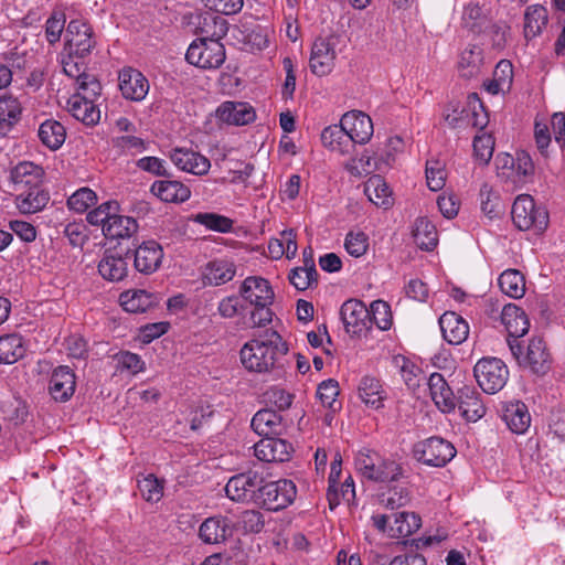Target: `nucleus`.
Instances as JSON below:
<instances>
[{
    "instance_id": "b1692460",
    "label": "nucleus",
    "mask_w": 565,
    "mask_h": 565,
    "mask_svg": "<svg viewBox=\"0 0 565 565\" xmlns=\"http://www.w3.org/2000/svg\"><path fill=\"white\" fill-rule=\"evenodd\" d=\"M216 117L225 124L243 126L252 122L256 115L247 103L225 102L216 109Z\"/></svg>"
},
{
    "instance_id": "de8ad7c7",
    "label": "nucleus",
    "mask_w": 565,
    "mask_h": 565,
    "mask_svg": "<svg viewBox=\"0 0 565 565\" xmlns=\"http://www.w3.org/2000/svg\"><path fill=\"white\" fill-rule=\"evenodd\" d=\"M394 524L395 526L390 527V535L392 537H406L420 527L422 520L416 513L401 512L395 515Z\"/></svg>"
},
{
    "instance_id": "49530a36",
    "label": "nucleus",
    "mask_w": 565,
    "mask_h": 565,
    "mask_svg": "<svg viewBox=\"0 0 565 565\" xmlns=\"http://www.w3.org/2000/svg\"><path fill=\"white\" fill-rule=\"evenodd\" d=\"M547 23V10L540 4L531 6L524 13V34L534 38L541 33Z\"/></svg>"
},
{
    "instance_id": "2f4dec72",
    "label": "nucleus",
    "mask_w": 565,
    "mask_h": 565,
    "mask_svg": "<svg viewBox=\"0 0 565 565\" xmlns=\"http://www.w3.org/2000/svg\"><path fill=\"white\" fill-rule=\"evenodd\" d=\"M364 193L379 207L388 209L393 205L392 191L385 180L374 174L364 184Z\"/></svg>"
},
{
    "instance_id": "412c9836",
    "label": "nucleus",
    "mask_w": 565,
    "mask_h": 565,
    "mask_svg": "<svg viewBox=\"0 0 565 565\" xmlns=\"http://www.w3.org/2000/svg\"><path fill=\"white\" fill-rule=\"evenodd\" d=\"M250 426L263 437L281 436L287 429L282 416L270 408L258 411L252 418Z\"/></svg>"
},
{
    "instance_id": "dca6fc26",
    "label": "nucleus",
    "mask_w": 565,
    "mask_h": 565,
    "mask_svg": "<svg viewBox=\"0 0 565 565\" xmlns=\"http://www.w3.org/2000/svg\"><path fill=\"white\" fill-rule=\"evenodd\" d=\"M341 120L351 140V145H364L371 139L373 135V122L366 114L360 110H351L345 113Z\"/></svg>"
},
{
    "instance_id": "79ce46f5",
    "label": "nucleus",
    "mask_w": 565,
    "mask_h": 565,
    "mask_svg": "<svg viewBox=\"0 0 565 565\" xmlns=\"http://www.w3.org/2000/svg\"><path fill=\"white\" fill-rule=\"evenodd\" d=\"M415 243L425 250H431L437 246L438 237L435 225L426 217H419L413 230Z\"/></svg>"
},
{
    "instance_id": "338daca9",
    "label": "nucleus",
    "mask_w": 565,
    "mask_h": 565,
    "mask_svg": "<svg viewBox=\"0 0 565 565\" xmlns=\"http://www.w3.org/2000/svg\"><path fill=\"white\" fill-rule=\"evenodd\" d=\"M265 401L278 411H285L291 406L292 395L279 387H270L264 394Z\"/></svg>"
},
{
    "instance_id": "69168bd1",
    "label": "nucleus",
    "mask_w": 565,
    "mask_h": 565,
    "mask_svg": "<svg viewBox=\"0 0 565 565\" xmlns=\"http://www.w3.org/2000/svg\"><path fill=\"white\" fill-rule=\"evenodd\" d=\"M339 392V383L329 379L319 384L317 395L324 406L333 408Z\"/></svg>"
},
{
    "instance_id": "0e129e2a",
    "label": "nucleus",
    "mask_w": 565,
    "mask_h": 565,
    "mask_svg": "<svg viewBox=\"0 0 565 565\" xmlns=\"http://www.w3.org/2000/svg\"><path fill=\"white\" fill-rule=\"evenodd\" d=\"M78 89L81 90V98L95 102L100 95L102 85L99 81L92 74L82 75L77 83Z\"/></svg>"
},
{
    "instance_id": "8fccbe9b",
    "label": "nucleus",
    "mask_w": 565,
    "mask_h": 565,
    "mask_svg": "<svg viewBox=\"0 0 565 565\" xmlns=\"http://www.w3.org/2000/svg\"><path fill=\"white\" fill-rule=\"evenodd\" d=\"M138 488L142 498L148 502H158L163 495L162 481L152 473L138 480Z\"/></svg>"
},
{
    "instance_id": "37998d69",
    "label": "nucleus",
    "mask_w": 565,
    "mask_h": 565,
    "mask_svg": "<svg viewBox=\"0 0 565 565\" xmlns=\"http://www.w3.org/2000/svg\"><path fill=\"white\" fill-rule=\"evenodd\" d=\"M482 50L477 45L467 47L460 56L459 71L465 78H472L480 74L482 66Z\"/></svg>"
},
{
    "instance_id": "f03ea898",
    "label": "nucleus",
    "mask_w": 565,
    "mask_h": 565,
    "mask_svg": "<svg viewBox=\"0 0 565 565\" xmlns=\"http://www.w3.org/2000/svg\"><path fill=\"white\" fill-rule=\"evenodd\" d=\"M355 467L364 478L375 482H391L402 476L399 463L391 459H384L371 449H363L358 452Z\"/></svg>"
},
{
    "instance_id": "1a4fd4ad",
    "label": "nucleus",
    "mask_w": 565,
    "mask_h": 565,
    "mask_svg": "<svg viewBox=\"0 0 565 565\" xmlns=\"http://www.w3.org/2000/svg\"><path fill=\"white\" fill-rule=\"evenodd\" d=\"M131 247H122L120 243L107 248L98 263V273L108 281H121L128 275V264L131 260Z\"/></svg>"
},
{
    "instance_id": "20e7f679",
    "label": "nucleus",
    "mask_w": 565,
    "mask_h": 565,
    "mask_svg": "<svg viewBox=\"0 0 565 565\" xmlns=\"http://www.w3.org/2000/svg\"><path fill=\"white\" fill-rule=\"evenodd\" d=\"M512 221L521 231L533 230L543 233L548 226V212L544 206H537L531 195H519L512 205Z\"/></svg>"
},
{
    "instance_id": "a211bd4d",
    "label": "nucleus",
    "mask_w": 565,
    "mask_h": 565,
    "mask_svg": "<svg viewBox=\"0 0 565 565\" xmlns=\"http://www.w3.org/2000/svg\"><path fill=\"white\" fill-rule=\"evenodd\" d=\"M119 89L126 99L140 102L149 90L148 79L137 70L125 67L118 75Z\"/></svg>"
},
{
    "instance_id": "6e6552de",
    "label": "nucleus",
    "mask_w": 565,
    "mask_h": 565,
    "mask_svg": "<svg viewBox=\"0 0 565 565\" xmlns=\"http://www.w3.org/2000/svg\"><path fill=\"white\" fill-rule=\"evenodd\" d=\"M414 457L431 467H444L456 455V449L451 443L441 437H430L419 441L414 446Z\"/></svg>"
},
{
    "instance_id": "e433bc0d",
    "label": "nucleus",
    "mask_w": 565,
    "mask_h": 565,
    "mask_svg": "<svg viewBox=\"0 0 565 565\" xmlns=\"http://www.w3.org/2000/svg\"><path fill=\"white\" fill-rule=\"evenodd\" d=\"M321 142L324 147L342 154L349 153L350 149L353 148L347 130L342 126V120L340 125H332L322 130Z\"/></svg>"
},
{
    "instance_id": "9d476101",
    "label": "nucleus",
    "mask_w": 565,
    "mask_h": 565,
    "mask_svg": "<svg viewBox=\"0 0 565 565\" xmlns=\"http://www.w3.org/2000/svg\"><path fill=\"white\" fill-rule=\"evenodd\" d=\"M92 26L82 19L71 20L66 28L65 50L70 57L83 58L95 47Z\"/></svg>"
},
{
    "instance_id": "9b49d317",
    "label": "nucleus",
    "mask_w": 565,
    "mask_h": 565,
    "mask_svg": "<svg viewBox=\"0 0 565 565\" xmlns=\"http://www.w3.org/2000/svg\"><path fill=\"white\" fill-rule=\"evenodd\" d=\"M264 481V477L256 471L237 473L230 478L225 486L227 498L235 502H252L255 504L256 495Z\"/></svg>"
},
{
    "instance_id": "bb28decb",
    "label": "nucleus",
    "mask_w": 565,
    "mask_h": 565,
    "mask_svg": "<svg viewBox=\"0 0 565 565\" xmlns=\"http://www.w3.org/2000/svg\"><path fill=\"white\" fill-rule=\"evenodd\" d=\"M427 385L433 401L441 412L449 413L455 409L457 394H454L440 373H433Z\"/></svg>"
},
{
    "instance_id": "e2e57ef3",
    "label": "nucleus",
    "mask_w": 565,
    "mask_h": 565,
    "mask_svg": "<svg viewBox=\"0 0 565 565\" xmlns=\"http://www.w3.org/2000/svg\"><path fill=\"white\" fill-rule=\"evenodd\" d=\"M427 185L431 191H439L446 182V173L438 161H428L426 164Z\"/></svg>"
},
{
    "instance_id": "3c124183",
    "label": "nucleus",
    "mask_w": 565,
    "mask_h": 565,
    "mask_svg": "<svg viewBox=\"0 0 565 565\" xmlns=\"http://www.w3.org/2000/svg\"><path fill=\"white\" fill-rule=\"evenodd\" d=\"M21 115V105L19 100L12 96L0 98V124L7 127L13 126Z\"/></svg>"
},
{
    "instance_id": "4d7b16f0",
    "label": "nucleus",
    "mask_w": 565,
    "mask_h": 565,
    "mask_svg": "<svg viewBox=\"0 0 565 565\" xmlns=\"http://www.w3.org/2000/svg\"><path fill=\"white\" fill-rule=\"evenodd\" d=\"M395 362L408 390L415 391L419 387L422 371L404 356H396Z\"/></svg>"
},
{
    "instance_id": "473e14b6",
    "label": "nucleus",
    "mask_w": 565,
    "mask_h": 565,
    "mask_svg": "<svg viewBox=\"0 0 565 565\" xmlns=\"http://www.w3.org/2000/svg\"><path fill=\"white\" fill-rule=\"evenodd\" d=\"M236 267L232 262L216 259L207 263L203 273L204 285L221 286L232 280L235 276Z\"/></svg>"
},
{
    "instance_id": "72a5a7b5",
    "label": "nucleus",
    "mask_w": 565,
    "mask_h": 565,
    "mask_svg": "<svg viewBox=\"0 0 565 565\" xmlns=\"http://www.w3.org/2000/svg\"><path fill=\"white\" fill-rule=\"evenodd\" d=\"M70 111L74 118L86 126H94L100 119V110L95 102L81 98V94L74 95L68 100Z\"/></svg>"
},
{
    "instance_id": "5fc2aeb1",
    "label": "nucleus",
    "mask_w": 565,
    "mask_h": 565,
    "mask_svg": "<svg viewBox=\"0 0 565 565\" xmlns=\"http://www.w3.org/2000/svg\"><path fill=\"white\" fill-rule=\"evenodd\" d=\"M118 210L119 204L117 201H107L95 210L90 211L87 214L86 220L92 225H102L104 230L106 224H108V221H110V217L115 212H118Z\"/></svg>"
},
{
    "instance_id": "774afa93",
    "label": "nucleus",
    "mask_w": 565,
    "mask_h": 565,
    "mask_svg": "<svg viewBox=\"0 0 565 565\" xmlns=\"http://www.w3.org/2000/svg\"><path fill=\"white\" fill-rule=\"evenodd\" d=\"M468 99L471 108V125L482 130L488 125V116L484 113L483 105L476 93L470 94Z\"/></svg>"
},
{
    "instance_id": "7c9ffc66",
    "label": "nucleus",
    "mask_w": 565,
    "mask_h": 565,
    "mask_svg": "<svg viewBox=\"0 0 565 565\" xmlns=\"http://www.w3.org/2000/svg\"><path fill=\"white\" fill-rule=\"evenodd\" d=\"M119 301L124 310L132 313L146 312L158 305V298L153 294L142 289L127 290L120 294Z\"/></svg>"
},
{
    "instance_id": "a18cd8bd",
    "label": "nucleus",
    "mask_w": 565,
    "mask_h": 565,
    "mask_svg": "<svg viewBox=\"0 0 565 565\" xmlns=\"http://www.w3.org/2000/svg\"><path fill=\"white\" fill-rule=\"evenodd\" d=\"M499 286L503 294L511 298H521L525 294V279L518 269H507L499 277Z\"/></svg>"
},
{
    "instance_id": "603ef678",
    "label": "nucleus",
    "mask_w": 565,
    "mask_h": 565,
    "mask_svg": "<svg viewBox=\"0 0 565 565\" xmlns=\"http://www.w3.org/2000/svg\"><path fill=\"white\" fill-rule=\"evenodd\" d=\"M264 526V515L257 510H245L238 516L237 527L242 529L245 534L259 533Z\"/></svg>"
},
{
    "instance_id": "a19ab883",
    "label": "nucleus",
    "mask_w": 565,
    "mask_h": 565,
    "mask_svg": "<svg viewBox=\"0 0 565 565\" xmlns=\"http://www.w3.org/2000/svg\"><path fill=\"white\" fill-rule=\"evenodd\" d=\"M65 137L64 126L56 120L47 119L39 128L40 140L52 150L58 149L64 143Z\"/></svg>"
},
{
    "instance_id": "6ab92c4d",
    "label": "nucleus",
    "mask_w": 565,
    "mask_h": 565,
    "mask_svg": "<svg viewBox=\"0 0 565 565\" xmlns=\"http://www.w3.org/2000/svg\"><path fill=\"white\" fill-rule=\"evenodd\" d=\"M239 295L250 305H271L275 294L269 281L263 277H247L241 288Z\"/></svg>"
},
{
    "instance_id": "4468645a",
    "label": "nucleus",
    "mask_w": 565,
    "mask_h": 565,
    "mask_svg": "<svg viewBox=\"0 0 565 565\" xmlns=\"http://www.w3.org/2000/svg\"><path fill=\"white\" fill-rule=\"evenodd\" d=\"M255 456L266 462L289 461L294 452L292 445L278 436L264 437L254 446Z\"/></svg>"
},
{
    "instance_id": "6e6d98bb",
    "label": "nucleus",
    "mask_w": 565,
    "mask_h": 565,
    "mask_svg": "<svg viewBox=\"0 0 565 565\" xmlns=\"http://www.w3.org/2000/svg\"><path fill=\"white\" fill-rule=\"evenodd\" d=\"M371 324L374 322L379 329L388 330L392 326V312L387 302L375 300L371 305Z\"/></svg>"
},
{
    "instance_id": "c85d7f7f",
    "label": "nucleus",
    "mask_w": 565,
    "mask_h": 565,
    "mask_svg": "<svg viewBox=\"0 0 565 565\" xmlns=\"http://www.w3.org/2000/svg\"><path fill=\"white\" fill-rule=\"evenodd\" d=\"M502 419L515 434L525 433L531 424L527 406L521 401L507 403L502 409Z\"/></svg>"
},
{
    "instance_id": "c03bdc74",
    "label": "nucleus",
    "mask_w": 565,
    "mask_h": 565,
    "mask_svg": "<svg viewBox=\"0 0 565 565\" xmlns=\"http://www.w3.org/2000/svg\"><path fill=\"white\" fill-rule=\"evenodd\" d=\"M359 395L366 405L376 409L383 406V401L385 398L380 381L370 376H364L361 380L359 385Z\"/></svg>"
},
{
    "instance_id": "58836bf2",
    "label": "nucleus",
    "mask_w": 565,
    "mask_h": 565,
    "mask_svg": "<svg viewBox=\"0 0 565 565\" xmlns=\"http://www.w3.org/2000/svg\"><path fill=\"white\" fill-rule=\"evenodd\" d=\"M138 232V223L130 216L118 215L117 212L110 217L104 228L107 238H130Z\"/></svg>"
},
{
    "instance_id": "680f3d73",
    "label": "nucleus",
    "mask_w": 565,
    "mask_h": 565,
    "mask_svg": "<svg viewBox=\"0 0 565 565\" xmlns=\"http://www.w3.org/2000/svg\"><path fill=\"white\" fill-rule=\"evenodd\" d=\"M367 241H369V238L365 233L350 232V233H348L347 238H345V244H344L345 249L351 256L360 257V256L364 255L367 250V247H369Z\"/></svg>"
},
{
    "instance_id": "bf43d9fd",
    "label": "nucleus",
    "mask_w": 565,
    "mask_h": 565,
    "mask_svg": "<svg viewBox=\"0 0 565 565\" xmlns=\"http://www.w3.org/2000/svg\"><path fill=\"white\" fill-rule=\"evenodd\" d=\"M65 14L61 11H54L45 23V36L50 44L60 41L65 28Z\"/></svg>"
},
{
    "instance_id": "052dcab7",
    "label": "nucleus",
    "mask_w": 565,
    "mask_h": 565,
    "mask_svg": "<svg viewBox=\"0 0 565 565\" xmlns=\"http://www.w3.org/2000/svg\"><path fill=\"white\" fill-rule=\"evenodd\" d=\"M494 141L492 136H476L473 139V152L476 158L482 163L488 164L493 154Z\"/></svg>"
},
{
    "instance_id": "f3484780",
    "label": "nucleus",
    "mask_w": 565,
    "mask_h": 565,
    "mask_svg": "<svg viewBox=\"0 0 565 565\" xmlns=\"http://www.w3.org/2000/svg\"><path fill=\"white\" fill-rule=\"evenodd\" d=\"M500 318L508 332L507 342L509 347L512 340L522 341L521 338L529 332V318L519 306L514 303L505 305L502 308Z\"/></svg>"
},
{
    "instance_id": "cd10ccee",
    "label": "nucleus",
    "mask_w": 565,
    "mask_h": 565,
    "mask_svg": "<svg viewBox=\"0 0 565 565\" xmlns=\"http://www.w3.org/2000/svg\"><path fill=\"white\" fill-rule=\"evenodd\" d=\"M44 171L41 167L30 161L18 163L12 170L10 178L15 191L33 188L42 184Z\"/></svg>"
},
{
    "instance_id": "09e8293b",
    "label": "nucleus",
    "mask_w": 565,
    "mask_h": 565,
    "mask_svg": "<svg viewBox=\"0 0 565 565\" xmlns=\"http://www.w3.org/2000/svg\"><path fill=\"white\" fill-rule=\"evenodd\" d=\"M193 221L220 233H227L233 227L231 218L216 213H198L193 216Z\"/></svg>"
},
{
    "instance_id": "f704fd0d",
    "label": "nucleus",
    "mask_w": 565,
    "mask_h": 565,
    "mask_svg": "<svg viewBox=\"0 0 565 565\" xmlns=\"http://www.w3.org/2000/svg\"><path fill=\"white\" fill-rule=\"evenodd\" d=\"M465 28L473 33H481L490 25L489 9L476 2H469L462 13Z\"/></svg>"
},
{
    "instance_id": "2eb2a0df",
    "label": "nucleus",
    "mask_w": 565,
    "mask_h": 565,
    "mask_svg": "<svg viewBox=\"0 0 565 565\" xmlns=\"http://www.w3.org/2000/svg\"><path fill=\"white\" fill-rule=\"evenodd\" d=\"M335 56L333 36L318 38L311 49V72L318 76L328 75L334 66Z\"/></svg>"
},
{
    "instance_id": "c756f323",
    "label": "nucleus",
    "mask_w": 565,
    "mask_h": 565,
    "mask_svg": "<svg viewBox=\"0 0 565 565\" xmlns=\"http://www.w3.org/2000/svg\"><path fill=\"white\" fill-rule=\"evenodd\" d=\"M230 534V521L224 516L207 518L199 529V536L206 544L223 543Z\"/></svg>"
},
{
    "instance_id": "7ed1b4c3",
    "label": "nucleus",
    "mask_w": 565,
    "mask_h": 565,
    "mask_svg": "<svg viewBox=\"0 0 565 565\" xmlns=\"http://www.w3.org/2000/svg\"><path fill=\"white\" fill-rule=\"evenodd\" d=\"M510 351L520 366L529 367L536 375H544L551 369V353L541 337H533L529 341L525 353H523V341L512 340Z\"/></svg>"
},
{
    "instance_id": "ea45409f",
    "label": "nucleus",
    "mask_w": 565,
    "mask_h": 565,
    "mask_svg": "<svg viewBox=\"0 0 565 565\" xmlns=\"http://www.w3.org/2000/svg\"><path fill=\"white\" fill-rule=\"evenodd\" d=\"M25 354V347L21 335L7 334L0 337V363L13 364Z\"/></svg>"
},
{
    "instance_id": "5701e85b",
    "label": "nucleus",
    "mask_w": 565,
    "mask_h": 565,
    "mask_svg": "<svg viewBox=\"0 0 565 565\" xmlns=\"http://www.w3.org/2000/svg\"><path fill=\"white\" fill-rule=\"evenodd\" d=\"M75 374L68 366L56 367L50 380L49 392L57 402L68 401L75 392Z\"/></svg>"
},
{
    "instance_id": "4be33fe9",
    "label": "nucleus",
    "mask_w": 565,
    "mask_h": 565,
    "mask_svg": "<svg viewBox=\"0 0 565 565\" xmlns=\"http://www.w3.org/2000/svg\"><path fill=\"white\" fill-rule=\"evenodd\" d=\"M170 158L180 170L195 175H204L211 168V163L207 158L186 148L174 149Z\"/></svg>"
},
{
    "instance_id": "ddd939ff",
    "label": "nucleus",
    "mask_w": 565,
    "mask_h": 565,
    "mask_svg": "<svg viewBox=\"0 0 565 565\" xmlns=\"http://www.w3.org/2000/svg\"><path fill=\"white\" fill-rule=\"evenodd\" d=\"M340 316L347 332L353 335L360 337L371 328L370 311L360 300L345 301L341 307Z\"/></svg>"
},
{
    "instance_id": "39448f33",
    "label": "nucleus",
    "mask_w": 565,
    "mask_h": 565,
    "mask_svg": "<svg viewBox=\"0 0 565 565\" xmlns=\"http://www.w3.org/2000/svg\"><path fill=\"white\" fill-rule=\"evenodd\" d=\"M297 495L294 481L280 479L277 481H263L255 504L268 511H279L290 505Z\"/></svg>"
},
{
    "instance_id": "4c0bfd02",
    "label": "nucleus",
    "mask_w": 565,
    "mask_h": 565,
    "mask_svg": "<svg viewBox=\"0 0 565 565\" xmlns=\"http://www.w3.org/2000/svg\"><path fill=\"white\" fill-rule=\"evenodd\" d=\"M151 192L164 202H184L190 198L191 191L179 181H156Z\"/></svg>"
},
{
    "instance_id": "423d86ee",
    "label": "nucleus",
    "mask_w": 565,
    "mask_h": 565,
    "mask_svg": "<svg viewBox=\"0 0 565 565\" xmlns=\"http://www.w3.org/2000/svg\"><path fill=\"white\" fill-rule=\"evenodd\" d=\"M473 375L482 391L487 394L500 392L509 380L505 363L498 358H482L473 367Z\"/></svg>"
},
{
    "instance_id": "a878e982",
    "label": "nucleus",
    "mask_w": 565,
    "mask_h": 565,
    "mask_svg": "<svg viewBox=\"0 0 565 565\" xmlns=\"http://www.w3.org/2000/svg\"><path fill=\"white\" fill-rule=\"evenodd\" d=\"M15 205L23 214H33L43 210L50 201L43 184L17 191Z\"/></svg>"
},
{
    "instance_id": "13d9d810",
    "label": "nucleus",
    "mask_w": 565,
    "mask_h": 565,
    "mask_svg": "<svg viewBox=\"0 0 565 565\" xmlns=\"http://www.w3.org/2000/svg\"><path fill=\"white\" fill-rule=\"evenodd\" d=\"M481 210L489 218L499 216L502 213L500 198L492 193L488 184L480 189Z\"/></svg>"
},
{
    "instance_id": "aec40b11",
    "label": "nucleus",
    "mask_w": 565,
    "mask_h": 565,
    "mask_svg": "<svg viewBox=\"0 0 565 565\" xmlns=\"http://www.w3.org/2000/svg\"><path fill=\"white\" fill-rule=\"evenodd\" d=\"M456 403L461 415L469 422H477L486 414V406L473 386L463 385L458 388Z\"/></svg>"
},
{
    "instance_id": "0eeeda50",
    "label": "nucleus",
    "mask_w": 565,
    "mask_h": 565,
    "mask_svg": "<svg viewBox=\"0 0 565 565\" xmlns=\"http://www.w3.org/2000/svg\"><path fill=\"white\" fill-rule=\"evenodd\" d=\"M225 47L220 41H207L196 39L193 41L185 54V60L203 70H215L225 62Z\"/></svg>"
},
{
    "instance_id": "c9c22d12",
    "label": "nucleus",
    "mask_w": 565,
    "mask_h": 565,
    "mask_svg": "<svg viewBox=\"0 0 565 565\" xmlns=\"http://www.w3.org/2000/svg\"><path fill=\"white\" fill-rule=\"evenodd\" d=\"M199 30L201 34L200 39L221 42V39H223L228 31V23L223 17L216 14V12L205 13L200 17Z\"/></svg>"
},
{
    "instance_id": "f8f14e48",
    "label": "nucleus",
    "mask_w": 565,
    "mask_h": 565,
    "mask_svg": "<svg viewBox=\"0 0 565 565\" xmlns=\"http://www.w3.org/2000/svg\"><path fill=\"white\" fill-rule=\"evenodd\" d=\"M131 259L137 271L150 275L159 269L163 258V249L156 241H147L141 244L132 243Z\"/></svg>"
},
{
    "instance_id": "f257e3e1",
    "label": "nucleus",
    "mask_w": 565,
    "mask_h": 565,
    "mask_svg": "<svg viewBox=\"0 0 565 565\" xmlns=\"http://www.w3.org/2000/svg\"><path fill=\"white\" fill-rule=\"evenodd\" d=\"M288 352V347L281 335L268 329L257 339L245 343L241 349V361L244 367L250 372H269L278 364L280 358Z\"/></svg>"
},
{
    "instance_id": "393cba45",
    "label": "nucleus",
    "mask_w": 565,
    "mask_h": 565,
    "mask_svg": "<svg viewBox=\"0 0 565 565\" xmlns=\"http://www.w3.org/2000/svg\"><path fill=\"white\" fill-rule=\"evenodd\" d=\"M444 339L450 344H461L469 335L467 321L454 311H447L439 318Z\"/></svg>"
},
{
    "instance_id": "864d4df0",
    "label": "nucleus",
    "mask_w": 565,
    "mask_h": 565,
    "mask_svg": "<svg viewBox=\"0 0 565 565\" xmlns=\"http://www.w3.org/2000/svg\"><path fill=\"white\" fill-rule=\"evenodd\" d=\"M97 201L96 193L89 188H81L74 192L67 200L71 210L83 213Z\"/></svg>"
}]
</instances>
